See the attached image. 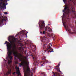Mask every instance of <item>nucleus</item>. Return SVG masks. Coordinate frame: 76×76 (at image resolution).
I'll list each match as a JSON object with an SVG mask.
<instances>
[{
	"mask_svg": "<svg viewBox=\"0 0 76 76\" xmlns=\"http://www.w3.org/2000/svg\"><path fill=\"white\" fill-rule=\"evenodd\" d=\"M42 75H44V73H42Z\"/></svg>",
	"mask_w": 76,
	"mask_h": 76,
	"instance_id": "nucleus-33",
	"label": "nucleus"
},
{
	"mask_svg": "<svg viewBox=\"0 0 76 76\" xmlns=\"http://www.w3.org/2000/svg\"><path fill=\"white\" fill-rule=\"evenodd\" d=\"M3 1V2H5V0H4V1H3H3Z\"/></svg>",
	"mask_w": 76,
	"mask_h": 76,
	"instance_id": "nucleus-34",
	"label": "nucleus"
},
{
	"mask_svg": "<svg viewBox=\"0 0 76 76\" xmlns=\"http://www.w3.org/2000/svg\"><path fill=\"white\" fill-rule=\"evenodd\" d=\"M27 36H26V38H27Z\"/></svg>",
	"mask_w": 76,
	"mask_h": 76,
	"instance_id": "nucleus-40",
	"label": "nucleus"
},
{
	"mask_svg": "<svg viewBox=\"0 0 76 76\" xmlns=\"http://www.w3.org/2000/svg\"><path fill=\"white\" fill-rule=\"evenodd\" d=\"M4 60L5 61H6V60Z\"/></svg>",
	"mask_w": 76,
	"mask_h": 76,
	"instance_id": "nucleus-35",
	"label": "nucleus"
},
{
	"mask_svg": "<svg viewBox=\"0 0 76 76\" xmlns=\"http://www.w3.org/2000/svg\"><path fill=\"white\" fill-rule=\"evenodd\" d=\"M53 73L54 76H60V74L59 73H57L56 72L55 73L54 72H53Z\"/></svg>",
	"mask_w": 76,
	"mask_h": 76,
	"instance_id": "nucleus-10",
	"label": "nucleus"
},
{
	"mask_svg": "<svg viewBox=\"0 0 76 76\" xmlns=\"http://www.w3.org/2000/svg\"><path fill=\"white\" fill-rule=\"evenodd\" d=\"M49 25H50V24H49Z\"/></svg>",
	"mask_w": 76,
	"mask_h": 76,
	"instance_id": "nucleus-49",
	"label": "nucleus"
},
{
	"mask_svg": "<svg viewBox=\"0 0 76 76\" xmlns=\"http://www.w3.org/2000/svg\"><path fill=\"white\" fill-rule=\"evenodd\" d=\"M64 7V9L63 10V12L68 16L69 15L70 13L71 12H74V11L73 10V8L72 6L70 7V6L65 5V7Z\"/></svg>",
	"mask_w": 76,
	"mask_h": 76,
	"instance_id": "nucleus-2",
	"label": "nucleus"
},
{
	"mask_svg": "<svg viewBox=\"0 0 76 76\" xmlns=\"http://www.w3.org/2000/svg\"><path fill=\"white\" fill-rule=\"evenodd\" d=\"M27 33H28V32H27Z\"/></svg>",
	"mask_w": 76,
	"mask_h": 76,
	"instance_id": "nucleus-45",
	"label": "nucleus"
},
{
	"mask_svg": "<svg viewBox=\"0 0 76 76\" xmlns=\"http://www.w3.org/2000/svg\"><path fill=\"white\" fill-rule=\"evenodd\" d=\"M45 36H44L43 37V41H44V40H45Z\"/></svg>",
	"mask_w": 76,
	"mask_h": 76,
	"instance_id": "nucleus-22",
	"label": "nucleus"
},
{
	"mask_svg": "<svg viewBox=\"0 0 76 76\" xmlns=\"http://www.w3.org/2000/svg\"><path fill=\"white\" fill-rule=\"evenodd\" d=\"M61 63L60 62L58 64V65L56 67V68L57 69H59V66H60V64Z\"/></svg>",
	"mask_w": 76,
	"mask_h": 76,
	"instance_id": "nucleus-13",
	"label": "nucleus"
},
{
	"mask_svg": "<svg viewBox=\"0 0 76 76\" xmlns=\"http://www.w3.org/2000/svg\"><path fill=\"white\" fill-rule=\"evenodd\" d=\"M75 23H76V22H75Z\"/></svg>",
	"mask_w": 76,
	"mask_h": 76,
	"instance_id": "nucleus-48",
	"label": "nucleus"
},
{
	"mask_svg": "<svg viewBox=\"0 0 76 76\" xmlns=\"http://www.w3.org/2000/svg\"><path fill=\"white\" fill-rule=\"evenodd\" d=\"M27 33H24V34H23V35H27Z\"/></svg>",
	"mask_w": 76,
	"mask_h": 76,
	"instance_id": "nucleus-27",
	"label": "nucleus"
},
{
	"mask_svg": "<svg viewBox=\"0 0 76 76\" xmlns=\"http://www.w3.org/2000/svg\"><path fill=\"white\" fill-rule=\"evenodd\" d=\"M46 58V57H44L43 58H42V60H43V59H45V58Z\"/></svg>",
	"mask_w": 76,
	"mask_h": 76,
	"instance_id": "nucleus-28",
	"label": "nucleus"
},
{
	"mask_svg": "<svg viewBox=\"0 0 76 76\" xmlns=\"http://www.w3.org/2000/svg\"><path fill=\"white\" fill-rule=\"evenodd\" d=\"M6 3L4 2L2 4V5L3 6H6Z\"/></svg>",
	"mask_w": 76,
	"mask_h": 76,
	"instance_id": "nucleus-21",
	"label": "nucleus"
},
{
	"mask_svg": "<svg viewBox=\"0 0 76 76\" xmlns=\"http://www.w3.org/2000/svg\"><path fill=\"white\" fill-rule=\"evenodd\" d=\"M58 72H59L60 73H61V71H60V69L58 70Z\"/></svg>",
	"mask_w": 76,
	"mask_h": 76,
	"instance_id": "nucleus-26",
	"label": "nucleus"
},
{
	"mask_svg": "<svg viewBox=\"0 0 76 76\" xmlns=\"http://www.w3.org/2000/svg\"><path fill=\"white\" fill-rule=\"evenodd\" d=\"M32 47L31 46H30V47H31V48H32L33 49H34V50H35V49L36 48V45H31Z\"/></svg>",
	"mask_w": 76,
	"mask_h": 76,
	"instance_id": "nucleus-11",
	"label": "nucleus"
},
{
	"mask_svg": "<svg viewBox=\"0 0 76 76\" xmlns=\"http://www.w3.org/2000/svg\"><path fill=\"white\" fill-rule=\"evenodd\" d=\"M45 30L46 32H50L52 31V30L51 28H50V27L46 26L45 28Z\"/></svg>",
	"mask_w": 76,
	"mask_h": 76,
	"instance_id": "nucleus-9",
	"label": "nucleus"
},
{
	"mask_svg": "<svg viewBox=\"0 0 76 76\" xmlns=\"http://www.w3.org/2000/svg\"><path fill=\"white\" fill-rule=\"evenodd\" d=\"M18 57V58L19 59L20 61L21 62L20 64H19L20 66H21L23 64H26L27 66H28V64L25 61H22V56L20 58H19V57Z\"/></svg>",
	"mask_w": 76,
	"mask_h": 76,
	"instance_id": "nucleus-5",
	"label": "nucleus"
},
{
	"mask_svg": "<svg viewBox=\"0 0 76 76\" xmlns=\"http://www.w3.org/2000/svg\"><path fill=\"white\" fill-rule=\"evenodd\" d=\"M63 15H64V14H63Z\"/></svg>",
	"mask_w": 76,
	"mask_h": 76,
	"instance_id": "nucleus-51",
	"label": "nucleus"
},
{
	"mask_svg": "<svg viewBox=\"0 0 76 76\" xmlns=\"http://www.w3.org/2000/svg\"><path fill=\"white\" fill-rule=\"evenodd\" d=\"M3 1V0H0V1Z\"/></svg>",
	"mask_w": 76,
	"mask_h": 76,
	"instance_id": "nucleus-32",
	"label": "nucleus"
},
{
	"mask_svg": "<svg viewBox=\"0 0 76 76\" xmlns=\"http://www.w3.org/2000/svg\"><path fill=\"white\" fill-rule=\"evenodd\" d=\"M52 46V44L51 43H50L48 46H47V47L48 49H50Z\"/></svg>",
	"mask_w": 76,
	"mask_h": 76,
	"instance_id": "nucleus-12",
	"label": "nucleus"
},
{
	"mask_svg": "<svg viewBox=\"0 0 76 76\" xmlns=\"http://www.w3.org/2000/svg\"><path fill=\"white\" fill-rule=\"evenodd\" d=\"M41 65L42 66H43V64H41Z\"/></svg>",
	"mask_w": 76,
	"mask_h": 76,
	"instance_id": "nucleus-36",
	"label": "nucleus"
},
{
	"mask_svg": "<svg viewBox=\"0 0 76 76\" xmlns=\"http://www.w3.org/2000/svg\"><path fill=\"white\" fill-rule=\"evenodd\" d=\"M1 7L2 9H4L5 8V9H6V6H1Z\"/></svg>",
	"mask_w": 76,
	"mask_h": 76,
	"instance_id": "nucleus-18",
	"label": "nucleus"
},
{
	"mask_svg": "<svg viewBox=\"0 0 76 76\" xmlns=\"http://www.w3.org/2000/svg\"><path fill=\"white\" fill-rule=\"evenodd\" d=\"M25 58H26V57H25Z\"/></svg>",
	"mask_w": 76,
	"mask_h": 76,
	"instance_id": "nucleus-39",
	"label": "nucleus"
},
{
	"mask_svg": "<svg viewBox=\"0 0 76 76\" xmlns=\"http://www.w3.org/2000/svg\"><path fill=\"white\" fill-rule=\"evenodd\" d=\"M46 45L45 44H44V45H43V47H44V49H45V48L46 50H45V53L46 52H48V53H50H50H51V52H54V51H53V49H51V50H47V48H46L45 47V45Z\"/></svg>",
	"mask_w": 76,
	"mask_h": 76,
	"instance_id": "nucleus-8",
	"label": "nucleus"
},
{
	"mask_svg": "<svg viewBox=\"0 0 76 76\" xmlns=\"http://www.w3.org/2000/svg\"><path fill=\"white\" fill-rule=\"evenodd\" d=\"M61 18H62V20H63V16H61Z\"/></svg>",
	"mask_w": 76,
	"mask_h": 76,
	"instance_id": "nucleus-31",
	"label": "nucleus"
},
{
	"mask_svg": "<svg viewBox=\"0 0 76 76\" xmlns=\"http://www.w3.org/2000/svg\"><path fill=\"white\" fill-rule=\"evenodd\" d=\"M53 40H54V39H53Z\"/></svg>",
	"mask_w": 76,
	"mask_h": 76,
	"instance_id": "nucleus-47",
	"label": "nucleus"
},
{
	"mask_svg": "<svg viewBox=\"0 0 76 76\" xmlns=\"http://www.w3.org/2000/svg\"><path fill=\"white\" fill-rule=\"evenodd\" d=\"M40 33L41 34H45V31H44L43 33L42 32V31H40Z\"/></svg>",
	"mask_w": 76,
	"mask_h": 76,
	"instance_id": "nucleus-20",
	"label": "nucleus"
},
{
	"mask_svg": "<svg viewBox=\"0 0 76 76\" xmlns=\"http://www.w3.org/2000/svg\"><path fill=\"white\" fill-rule=\"evenodd\" d=\"M33 57V58L34 61V64H35V65H37V64H38V63H39V61L37 60V56L34 55H32Z\"/></svg>",
	"mask_w": 76,
	"mask_h": 76,
	"instance_id": "nucleus-6",
	"label": "nucleus"
},
{
	"mask_svg": "<svg viewBox=\"0 0 76 76\" xmlns=\"http://www.w3.org/2000/svg\"><path fill=\"white\" fill-rule=\"evenodd\" d=\"M6 5H7V3L6 4Z\"/></svg>",
	"mask_w": 76,
	"mask_h": 76,
	"instance_id": "nucleus-37",
	"label": "nucleus"
},
{
	"mask_svg": "<svg viewBox=\"0 0 76 76\" xmlns=\"http://www.w3.org/2000/svg\"><path fill=\"white\" fill-rule=\"evenodd\" d=\"M15 68L17 71L19 70V67L18 66V65L16 66Z\"/></svg>",
	"mask_w": 76,
	"mask_h": 76,
	"instance_id": "nucleus-16",
	"label": "nucleus"
},
{
	"mask_svg": "<svg viewBox=\"0 0 76 76\" xmlns=\"http://www.w3.org/2000/svg\"><path fill=\"white\" fill-rule=\"evenodd\" d=\"M10 39H11V36H10L8 38V40L9 42H10V44L7 41H6L4 43L5 44H7V50L9 53L8 55V57L10 60H12V57L11 56V54L13 53L15 57H18L19 58H20L22 56V54L19 53H17L16 52L15 50L16 48V39L14 37L12 41Z\"/></svg>",
	"mask_w": 76,
	"mask_h": 76,
	"instance_id": "nucleus-1",
	"label": "nucleus"
},
{
	"mask_svg": "<svg viewBox=\"0 0 76 76\" xmlns=\"http://www.w3.org/2000/svg\"><path fill=\"white\" fill-rule=\"evenodd\" d=\"M70 1H72V0H69Z\"/></svg>",
	"mask_w": 76,
	"mask_h": 76,
	"instance_id": "nucleus-43",
	"label": "nucleus"
},
{
	"mask_svg": "<svg viewBox=\"0 0 76 76\" xmlns=\"http://www.w3.org/2000/svg\"><path fill=\"white\" fill-rule=\"evenodd\" d=\"M31 70L30 68H27V69L25 70V69L23 68L24 76H33V73H34V69H31Z\"/></svg>",
	"mask_w": 76,
	"mask_h": 76,
	"instance_id": "nucleus-3",
	"label": "nucleus"
},
{
	"mask_svg": "<svg viewBox=\"0 0 76 76\" xmlns=\"http://www.w3.org/2000/svg\"><path fill=\"white\" fill-rule=\"evenodd\" d=\"M50 35L51 36H53V34L52 33Z\"/></svg>",
	"mask_w": 76,
	"mask_h": 76,
	"instance_id": "nucleus-29",
	"label": "nucleus"
},
{
	"mask_svg": "<svg viewBox=\"0 0 76 76\" xmlns=\"http://www.w3.org/2000/svg\"><path fill=\"white\" fill-rule=\"evenodd\" d=\"M4 14H6V15H7V12H4Z\"/></svg>",
	"mask_w": 76,
	"mask_h": 76,
	"instance_id": "nucleus-30",
	"label": "nucleus"
},
{
	"mask_svg": "<svg viewBox=\"0 0 76 76\" xmlns=\"http://www.w3.org/2000/svg\"><path fill=\"white\" fill-rule=\"evenodd\" d=\"M63 1H64V3H66V1H67L66 0H63Z\"/></svg>",
	"mask_w": 76,
	"mask_h": 76,
	"instance_id": "nucleus-24",
	"label": "nucleus"
},
{
	"mask_svg": "<svg viewBox=\"0 0 76 76\" xmlns=\"http://www.w3.org/2000/svg\"><path fill=\"white\" fill-rule=\"evenodd\" d=\"M44 51H45V50H44Z\"/></svg>",
	"mask_w": 76,
	"mask_h": 76,
	"instance_id": "nucleus-50",
	"label": "nucleus"
},
{
	"mask_svg": "<svg viewBox=\"0 0 76 76\" xmlns=\"http://www.w3.org/2000/svg\"><path fill=\"white\" fill-rule=\"evenodd\" d=\"M54 38V37H53V38Z\"/></svg>",
	"mask_w": 76,
	"mask_h": 76,
	"instance_id": "nucleus-42",
	"label": "nucleus"
},
{
	"mask_svg": "<svg viewBox=\"0 0 76 76\" xmlns=\"http://www.w3.org/2000/svg\"><path fill=\"white\" fill-rule=\"evenodd\" d=\"M54 37H55V36L54 35Z\"/></svg>",
	"mask_w": 76,
	"mask_h": 76,
	"instance_id": "nucleus-46",
	"label": "nucleus"
},
{
	"mask_svg": "<svg viewBox=\"0 0 76 76\" xmlns=\"http://www.w3.org/2000/svg\"><path fill=\"white\" fill-rule=\"evenodd\" d=\"M15 63L16 64L17 63V62H15Z\"/></svg>",
	"mask_w": 76,
	"mask_h": 76,
	"instance_id": "nucleus-41",
	"label": "nucleus"
},
{
	"mask_svg": "<svg viewBox=\"0 0 76 76\" xmlns=\"http://www.w3.org/2000/svg\"><path fill=\"white\" fill-rule=\"evenodd\" d=\"M38 23L39 25L40 29L42 30V29L45 28V24L44 23V21L42 20H40L39 21V23Z\"/></svg>",
	"mask_w": 76,
	"mask_h": 76,
	"instance_id": "nucleus-4",
	"label": "nucleus"
},
{
	"mask_svg": "<svg viewBox=\"0 0 76 76\" xmlns=\"http://www.w3.org/2000/svg\"><path fill=\"white\" fill-rule=\"evenodd\" d=\"M42 62H41V63H42Z\"/></svg>",
	"mask_w": 76,
	"mask_h": 76,
	"instance_id": "nucleus-44",
	"label": "nucleus"
},
{
	"mask_svg": "<svg viewBox=\"0 0 76 76\" xmlns=\"http://www.w3.org/2000/svg\"><path fill=\"white\" fill-rule=\"evenodd\" d=\"M43 64L44 63H48V61L47 60H45L43 61Z\"/></svg>",
	"mask_w": 76,
	"mask_h": 76,
	"instance_id": "nucleus-17",
	"label": "nucleus"
},
{
	"mask_svg": "<svg viewBox=\"0 0 76 76\" xmlns=\"http://www.w3.org/2000/svg\"><path fill=\"white\" fill-rule=\"evenodd\" d=\"M17 35H18V34H17L16 35V37L17 36Z\"/></svg>",
	"mask_w": 76,
	"mask_h": 76,
	"instance_id": "nucleus-38",
	"label": "nucleus"
},
{
	"mask_svg": "<svg viewBox=\"0 0 76 76\" xmlns=\"http://www.w3.org/2000/svg\"><path fill=\"white\" fill-rule=\"evenodd\" d=\"M25 31L23 30L22 31V33H25Z\"/></svg>",
	"mask_w": 76,
	"mask_h": 76,
	"instance_id": "nucleus-25",
	"label": "nucleus"
},
{
	"mask_svg": "<svg viewBox=\"0 0 76 76\" xmlns=\"http://www.w3.org/2000/svg\"><path fill=\"white\" fill-rule=\"evenodd\" d=\"M17 72L16 73L17 74H18V76H21L22 75H21V74H20V72L19 71V70L17 71Z\"/></svg>",
	"mask_w": 76,
	"mask_h": 76,
	"instance_id": "nucleus-14",
	"label": "nucleus"
},
{
	"mask_svg": "<svg viewBox=\"0 0 76 76\" xmlns=\"http://www.w3.org/2000/svg\"><path fill=\"white\" fill-rule=\"evenodd\" d=\"M1 4H3V2H0V6L1 7Z\"/></svg>",
	"mask_w": 76,
	"mask_h": 76,
	"instance_id": "nucleus-23",
	"label": "nucleus"
},
{
	"mask_svg": "<svg viewBox=\"0 0 76 76\" xmlns=\"http://www.w3.org/2000/svg\"><path fill=\"white\" fill-rule=\"evenodd\" d=\"M12 62V61L8 60V64H10V63H11Z\"/></svg>",
	"mask_w": 76,
	"mask_h": 76,
	"instance_id": "nucleus-19",
	"label": "nucleus"
},
{
	"mask_svg": "<svg viewBox=\"0 0 76 76\" xmlns=\"http://www.w3.org/2000/svg\"><path fill=\"white\" fill-rule=\"evenodd\" d=\"M63 24L64 26L65 29H66V31H68V32H70V29L69 28L67 24L66 23V22H65L64 23H63Z\"/></svg>",
	"mask_w": 76,
	"mask_h": 76,
	"instance_id": "nucleus-7",
	"label": "nucleus"
},
{
	"mask_svg": "<svg viewBox=\"0 0 76 76\" xmlns=\"http://www.w3.org/2000/svg\"><path fill=\"white\" fill-rule=\"evenodd\" d=\"M12 73V70L10 69V70L8 71L7 73V75H9V74H11Z\"/></svg>",
	"mask_w": 76,
	"mask_h": 76,
	"instance_id": "nucleus-15",
	"label": "nucleus"
}]
</instances>
